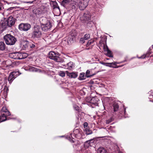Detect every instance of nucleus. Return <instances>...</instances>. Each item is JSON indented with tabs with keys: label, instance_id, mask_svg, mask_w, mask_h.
<instances>
[{
	"label": "nucleus",
	"instance_id": "13",
	"mask_svg": "<svg viewBox=\"0 0 153 153\" xmlns=\"http://www.w3.org/2000/svg\"><path fill=\"white\" fill-rule=\"evenodd\" d=\"M45 10L43 8H39L34 11L35 13L37 15L42 14L45 13Z\"/></svg>",
	"mask_w": 153,
	"mask_h": 153
},
{
	"label": "nucleus",
	"instance_id": "39",
	"mask_svg": "<svg viewBox=\"0 0 153 153\" xmlns=\"http://www.w3.org/2000/svg\"><path fill=\"white\" fill-rule=\"evenodd\" d=\"M119 63H117V62H111V63H105L104 62H102V64L103 65H105V64H111V65L112 64V65H116L117 64H119Z\"/></svg>",
	"mask_w": 153,
	"mask_h": 153
},
{
	"label": "nucleus",
	"instance_id": "32",
	"mask_svg": "<svg viewBox=\"0 0 153 153\" xmlns=\"http://www.w3.org/2000/svg\"><path fill=\"white\" fill-rule=\"evenodd\" d=\"M73 107L74 110L77 111L78 112H80L81 111L80 108L77 105H73Z\"/></svg>",
	"mask_w": 153,
	"mask_h": 153
},
{
	"label": "nucleus",
	"instance_id": "20",
	"mask_svg": "<svg viewBox=\"0 0 153 153\" xmlns=\"http://www.w3.org/2000/svg\"><path fill=\"white\" fill-rule=\"evenodd\" d=\"M78 2H76L75 1H72L71 3V6L72 9H75L78 6Z\"/></svg>",
	"mask_w": 153,
	"mask_h": 153
},
{
	"label": "nucleus",
	"instance_id": "25",
	"mask_svg": "<svg viewBox=\"0 0 153 153\" xmlns=\"http://www.w3.org/2000/svg\"><path fill=\"white\" fill-rule=\"evenodd\" d=\"M6 114H2L0 116V122H3L7 120Z\"/></svg>",
	"mask_w": 153,
	"mask_h": 153
},
{
	"label": "nucleus",
	"instance_id": "9",
	"mask_svg": "<svg viewBox=\"0 0 153 153\" xmlns=\"http://www.w3.org/2000/svg\"><path fill=\"white\" fill-rule=\"evenodd\" d=\"M8 26L6 19L2 20L0 22V30L3 31Z\"/></svg>",
	"mask_w": 153,
	"mask_h": 153
},
{
	"label": "nucleus",
	"instance_id": "51",
	"mask_svg": "<svg viewBox=\"0 0 153 153\" xmlns=\"http://www.w3.org/2000/svg\"><path fill=\"white\" fill-rule=\"evenodd\" d=\"M18 27L19 28V25L18 26Z\"/></svg>",
	"mask_w": 153,
	"mask_h": 153
},
{
	"label": "nucleus",
	"instance_id": "43",
	"mask_svg": "<svg viewBox=\"0 0 153 153\" xmlns=\"http://www.w3.org/2000/svg\"><path fill=\"white\" fill-rule=\"evenodd\" d=\"M85 40L84 37L81 38L80 40V42L82 43H83L85 42Z\"/></svg>",
	"mask_w": 153,
	"mask_h": 153
},
{
	"label": "nucleus",
	"instance_id": "36",
	"mask_svg": "<svg viewBox=\"0 0 153 153\" xmlns=\"http://www.w3.org/2000/svg\"><path fill=\"white\" fill-rule=\"evenodd\" d=\"M94 42V41L93 40L88 41V43L86 44V47H88L92 44H93Z\"/></svg>",
	"mask_w": 153,
	"mask_h": 153
},
{
	"label": "nucleus",
	"instance_id": "19",
	"mask_svg": "<svg viewBox=\"0 0 153 153\" xmlns=\"http://www.w3.org/2000/svg\"><path fill=\"white\" fill-rule=\"evenodd\" d=\"M2 112H5L7 116H9L10 115V112L7 110L5 106L3 107L1 110Z\"/></svg>",
	"mask_w": 153,
	"mask_h": 153
},
{
	"label": "nucleus",
	"instance_id": "38",
	"mask_svg": "<svg viewBox=\"0 0 153 153\" xmlns=\"http://www.w3.org/2000/svg\"><path fill=\"white\" fill-rule=\"evenodd\" d=\"M149 94H150L149 97V99H153L152 100H150V101L153 102V92L152 93L150 92L149 93Z\"/></svg>",
	"mask_w": 153,
	"mask_h": 153
},
{
	"label": "nucleus",
	"instance_id": "52",
	"mask_svg": "<svg viewBox=\"0 0 153 153\" xmlns=\"http://www.w3.org/2000/svg\"><path fill=\"white\" fill-rule=\"evenodd\" d=\"M4 79L5 80H6V79Z\"/></svg>",
	"mask_w": 153,
	"mask_h": 153
},
{
	"label": "nucleus",
	"instance_id": "2",
	"mask_svg": "<svg viewBox=\"0 0 153 153\" xmlns=\"http://www.w3.org/2000/svg\"><path fill=\"white\" fill-rule=\"evenodd\" d=\"M4 39L6 43L9 45H13L16 41L15 37L10 34H7L4 36Z\"/></svg>",
	"mask_w": 153,
	"mask_h": 153
},
{
	"label": "nucleus",
	"instance_id": "41",
	"mask_svg": "<svg viewBox=\"0 0 153 153\" xmlns=\"http://www.w3.org/2000/svg\"><path fill=\"white\" fill-rule=\"evenodd\" d=\"M90 73V71L88 70L86 72V74L87 76V77H89L91 76H93V75H94L95 74H94L93 75H88Z\"/></svg>",
	"mask_w": 153,
	"mask_h": 153
},
{
	"label": "nucleus",
	"instance_id": "33",
	"mask_svg": "<svg viewBox=\"0 0 153 153\" xmlns=\"http://www.w3.org/2000/svg\"><path fill=\"white\" fill-rule=\"evenodd\" d=\"M86 78V76L85 75V74L83 73H81L80 74L79 76V79L80 80H83L85 79Z\"/></svg>",
	"mask_w": 153,
	"mask_h": 153
},
{
	"label": "nucleus",
	"instance_id": "23",
	"mask_svg": "<svg viewBox=\"0 0 153 153\" xmlns=\"http://www.w3.org/2000/svg\"><path fill=\"white\" fill-rule=\"evenodd\" d=\"M97 153H108L106 150L102 147L99 148L97 150Z\"/></svg>",
	"mask_w": 153,
	"mask_h": 153
},
{
	"label": "nucleus",
	"instance_id": "50",
	"mask_svg": "<svg viewBox=\"0 0 153 153\" xmlns=\"http://www.w3.org/2000/svg\"><path fill=\"white\" fill-rule=\"evenodd\" d=\"M1 9V7H0V10Z\"/></svg>",
	"mask_w": 153,
	"mask_h": 153
},
{
	"label": "nucleus",
	"instance_id": "16",
	"mask_svg": "<svg viewBox=\"0 0 153 153\" xmlns=\"http://www.w3.org/2000/svg\"><path fill=\"white\" fill-rule=\"evenodd\" d=\"M9 56L12 58L14 59H19L18 52H15L10 53L9 54Z\"/></svg>",
	"mask_w": 153,
	"mask_h": 153
},
{
	"label": "nucleus",
	"instance_id": "44",
	"mask_svg": "<svg viewBox=\"0 0 153 153\" xmlns=\"http://www.w3.org/2000/svg\"><path fill=\"white\" fill-rule=\"evenodd\" d=\"M88 123L87 122L84 123L83 126L84 128L85 129L86 128H87V127L88 126Z\"/></svg>",
	"mask_w": 153,
	"mask_h": 153
},
{
	"label": "nucleus",
	"instance_id": "28",
	"mask_svg": "<svg viewBox=\"0 0 153 153\" xmlns=\"http://www.w3.org/2000/svg\"><path fill=\"white\" fill-rule=\"evenodd\" d=\"M27 56V54L25 53H22L20 52V59L26 58Z\"/></svg>",
	"mask_w": 153,
	"mask_h": 153
},
{
	"label": "nucleus",
	"instance_id": "37",
	"mask_svg": "<svg viewBox=\"0 0 153 153\" xmlns=\"http://www.w3.org/2000/svg\"><path fill=\"white\" fill-rule=\"evenodd\" d=\"M11 73L15 77V78L19 74V71H14L11 72Z\"/></svg>",
	"mask_w": 153,
	"mask_h": 153
},
{
	"label": "nucleus",
	"instance_id": "47",
	"mask_svg": "<svg viewBox=\"0 0 153 153\" xmlns=\"http://www.w3.org/2000/svg\"><path fill=\"white\" fill-rule=\"evenodd\" d=\"M105 65L106 66H109V67H112L111 65ZM113 67V68L114 67Z\"/></svg>",
	"mask_w": 153,
	"mask_h": 153
},
{
	"label": "nucleus",
	"instance_id": "46",
	"mask_svg": "<svg viewBox=\"0 0 153 153\" xmlns=\"http://www.w3.org/2000/svg\"><path fill=\"white\" fill-rule=\"evenodd\" d=\"M33 71H37L35 68H33Z\"/></svg>",
	"mask_w": 153,
	"mask_h": 153
},
{
	"label": "nucleus",
	"instance_id": "15",
	"mask_svg": "<svg viewBox=\"0 0 153 153\" xmlns=\"http://www.w3.org/2000/svg\"><path fill=\"white\" fill-rule=\"evenodd\" d=\"M94 142V140L93 139L87 141L84 143V146L85 148H87L89 146H91Z\"/></svg>",
	"mask_w": 153,
	"mask_h": 153
},
{
	"label": "nucleus",
	"instance_id": "31",
	"mask_svg": "<svg viewBox=\"0 0 153 153\" xmlns=\"http://www.w3.org/2000/svg\"><path fill=\"white\" fill-rule=\"evenodd\" d=\"M70 0H63L61 4L64 6L65 7L69 3Z\"/></svg>",
	"mask_w": 153,
	"mask_h": 153
},
{
	"label": "nucleus",
	"instance_id": "40",
	"mask_svg": "<svg viewBox=\"0 0 153 153\" xmlns=\"http://www.w3.org/2000/svg\"><path fill=\"white\" fill-rule=\"evenodd\" d=\"M59 75L62 77H64L65 76V73L64 72L60 71L59 73Z\"/></svg>",
	"mask_w": 153,
	"mask_h": 153
},
{
	"label": "nucleus",
	"instance_id": "42",
	"mask_svg": "<svg viewBox=\"0 0 153 153\" xmlns=\"http://www.w3.org/2000/svg\"><path fill=\"white\" fill-rule=\"evenodd\" d=\"M29 45L31 48H34L35 46V45L32 42H29Z\"/></svg>",
	"mask_w": 153,
	"mask_h": 153
},
{
	"label": "nucleus",
	"instance_id": "29",
	"mask_svg": "<svg viewBox=\"0 0 153 153\" xmlns=\"http://www.w3.org/2000/svg\"><path fill=\"white\" fill-rule=\"evenodd\" d=\"M68 68L67 69H71L74 67V64L73 62H70L67 64Z\"/></svg>",
	"mask_w": 153,
	"mask_h": 153
},
{
	"label": "nucleus",
	"instance_id": "14",
	"mask_svg": "<svg viewBox=\"0 0 153 153\" xmlns=\"http://www.w3.org/2000/svg\"><path fill=\"white\" fill-rule=\"evenodd\" d=\"M104 50L105 52L106 53V54L109 57H112L113 56L112 55L111 51H110L106 45H104Z\"/></svg>",
	"mask_w": 153,
	"mask_h": 153
},
{
	"label": "nucleus",
	"instance_id": "7",
	"mask_svg": "<svg viewBox=\"0 0 153 153\" xmlns=\"http://www.w3.org/2000/svg\"><path fill=\"white\" fill-rule=\"evenodd\" d=\"M42 29L45 31H48L52 27V25L50 22H48V23L45 24L41 25Z\"/></svg>",
	"mask_w": 153,
	"mask_h": 153
},
{
	"label": "nucleus",
	"instance_id": "1",
	"mask_svg": "<svg viewBox=\"0 0 153 153\" xmlns=\"http://www.w3.org/2000/svg\"><path fill=\"white\" fill-rule=\"evenodd\" d=\"M76 137L78 139L83 138L84 137L82 135L81 131L79 129H75L73 131V133L70 135L68 138L69 140L72 143H74V138Z\"/></svg>",
	"mask_w": 153,
	"mask_h": 153
},
{
	"label": "nucleus",
	"instance_id": "34",
	"mask_svg": "<svg viewBox=\"0 0 153 153\" xmlns=\"http://www.w3.org/2000/svg\"><path fill=\"white\" fill-rule=\"evenodd\" d=\"M151 53V52L150 51V49L149 48V50L147 52V53L146 55H143V56H141L140 57H139V58H144L146 57H148V56L149 55V54Z\"/></svg>",
	"mask_w": 153,
	"mask_h": 153
},
{
	"label": "nucleus",
	"instance_id": "49",
	"mask_svg": "<svg viewBox=\"0 0 153 153\" xmlns=\"http://www.w3.org/2000/svg\"><path fill=\"white\" fill-rule=\"evenodd\" d=\"M125 113H126V109L125 108V110H124V114H125Z\"/></svg>",
	"mask_w": 153,
	"mask_h": 153
},
{
	"label": "nucleus",
	"instance_id": "35",
	"mask_svg": "<svg viewBox=\"0 0 153 153\" xmlns=\"http://www.w3.org/2000/svg\"><path fill=\"white\" fill-rule=\"evenodd\" d=\"M90 35L88 33H87L85 34L83 37L86 40H87L90 38Z\"/></svg>",
	"mask_w": 153,
	"mask_h": 153
},
{
	"label": "nucleus",
	"instance_id": "48",
	"mask_svg": "<svg viewBox=\"0 0 153 153\" xmlns=\"http://www.w3.org/2000/svg\"><path fill=\"white\" fill-rule=\"evenodd\" d=\"M121 67V66H117L116 67H115L114 68H118L119 67Z\"/></svg>",
	"mask_w": 153,
	"mask_h": 153
},
{
	"label": "nucleus",
	"instance_id": "11",
	"mask_svg": "<svg viewBox=\"0 0 153 153\" xmlns=\"http://www.w3.org/2000/svg\"><path fill=\"white\" fill-rule=\"evenodd\" d=\"M29 42L26 40L22 41L20 45V47L21 48V50H26L29 46Z\"/></svg>",
	"mask_w": 153,
	"mask_h": 153
},
{
	"label": "nucleus",
	"instance_id": "30",
	"mask_svg": "<svg viewBox=\"0 0 153 153\" xmlns=\"http://www.w3.org/2000/svg\"><path fill=\"white\" fill-rule=\"evenodd\" d=\"M119 108V106L118 104L116 103H114L113 104V108L114 111H117L118 110Z\"/></svg>",
	"mask_w": 153,
	"mask_h": 153
},
{
	"label": "nucleus",
	"instance_id": "45",
	"mask_svg": "<svg viewBox=\"0 0 153 153\" xmlns=\"http://www.w3.org/2000/svg\"><path fill=\"white\" fill-rule=\"evenodd\" d=\"M112 121L111 119H109L108 120L106 121V123L107 124H109V123H111Z\"/></svg>",
	"mask_w": 153,
	"mask_h": 153
},
{
	"label": "nucleus",
	"instance_id": "27",
	"mask_svg": "<svg viewBox=\"0 0 153 153\" xmlns=\"http://www.w3.org/2000/svg\"><path fill=\"white\" fill-rule=\"evenodd\" d=\"M5 49V45L2 42H0V51H3Z\"/></svg>",
	"mask_w": 153,
	"mask_h": 153
},
{
	"label": "nucleus",
	"instance_id": "18",
	"mask_svg": "<svg viewBox=\"0 0 153 153\" xmlns=\"http://www.w3.org/2000/svg\"><path fill=\"white\" fill-rule=\"evenodd\" d=\"M39 21L41 23V25H43L46 24L48 23V22H50L48 21L47 18L45 17H42L40 19Z\"/></svg>",
	"mask_w": 153,
	"mask_h": 153
},
{
	"label": "nucleus",
	"instance_id": "6",
	"mask_svg": "<svg viewBox=\"0 0 153 153\" xmlns=\"http://www.w3.org/2000/svg\"><path fill=\"white\" fill-rule=\"evenodd\" d=\"M89 0H81L78 3V6L81 10H83L87 6Z\"/></svg>",
	"mask_w": 153,
	"mask_h": 153
},
{
	"label": "nucleus",
	"instance_id": "10",
	"mask_svg": "<svg viewBox=\"0 0 153 153\" xmlns=\"http://www.w3.org/2000/svg\"><path fill=\"white\" fill-rule=\"evenodd\" d=\"M6 20L7 22L8 26L9 27H12L15 23V19L12 16H10L7 19H6Z\"/></svg>",
	"mask_w": 153,
	"mask_h": 153
},
{
	"label": "nucleus",
	"instance_id": "21",
	"mask_svg": "<svg viewBox=\"0 0 153 153\" xmlns=\"http://www.w3.org/2000/svg\"><path fill=\"white\" fill-rule=\"evenodd\" d=\"M9 89L7 87H5L4 89V91L3 92V94L4 96V97L6 98L7 97L8 93V92Z\"/></svg>",
	"mask_w": 153,
	"mask_h": 153
},
{
	"label": "nucleus",
	"instance_id": "24",
	"mask_svg": "<svg viewBox=\"0 0 153 153\" xmlns=\"http://www.w3.org/2000/svg\"><path fill=\"white\" fill-rule=\"evenodd\" d=\"M84 131L85 134L87 135L91 134L92 133L91 130H90L89 128H86Z\"/></svg>",
	"mask_w": 153,
	"mask_h": 153
},
{
	"label": "nucleus",
	"instance_id": "3",
	"mask_svg": "<svg viewBox=\"0 0 153 153\" xmlns=\"http://www.w3.org/2000/svg\"><path fill=\"white\" fill-rule=\"evenodd\" d=\"M91 15L89 12H87L84 13L82 16L80 17V20L83 23H86L88 24H91Z\"/></svg>",
	"mask_w": 153,
	"mask_h": 153
},
{
	"label": "nucleus",
	"instance_id": "26",
	"mask_svg": "<svg viewBox=\"0 0 153 153\" xmlns=\"http://www.w3.org/2000/svg\"><path fill=\"white\" fill-rule=\"evenodd\" d=\"M15 78V77L11 73L9 75L8 79L9 83H11Z\"/></svg>",
	"mask_w": 153,
	"mask_h": 153
},
{
	"label": "nucleus",
	"instance_id": "5",
	"mask_svg": "<svg viewBox=\"0 0 153 153\" xmlns=\"http://www.w3.org/2000/svg\"><path fill=\"white\" fill-rule=\"evenodd\" d=\"M58 53H56L54 51H51L49 53V57L57 62H61V59L59 56Z\"/></svg>",
	"mask_w": 153,
	"mask_h": 153
},
{
	"label": "nucleus",
	"instance_id": "8",
	"mask_svg": "<svg viewBox=\"0 0 153 153\" xmlns=\"http://www.w3.org/2000/svg\"><path fill=\"white\" fill-rule=\"evenodd\" d=\"M31 27L30 25L27 23H22L20 24V30L26 31L28 30Z\"/></svg>",
	"mask_w": 153,
	"mask_h": 153
},
{
	"label": "nucleus",
	"instance_id": "17",
	"mask_svg": "<svg viewBox=\"0 0 153 153\" xmlns=\"http://www.w3.org/2000/svg\"><path fill=\"white\" fill-rule=\"evenodd\" d=\"M67 75L71 78H75L77 76V74L76 72L69 73L67 72Z\"/></svg>",
	"mask_w": 153,
	"mask_h": 153
},
{
	"label": "nucleus",
	"instance_id": "12",
	"mask_svg": "<svg viewBox=\"0 0 153 153\" xmlns=\"http://www.w3.org/2000/svg\"><path fill=\"white\" fill-rule=\"evenodd\" d=\"M99 100L97 97H93L88 102L92 104V105H94L95 106L98 105V102Z\"/></svg>",
	"mask_w": 153,
	"mask_h": 153
},
{
	"label": "nucleus",
	"instance_id": "4",
	"mask_svg": "<svg viewBox=\"0 0 153 153\" xmlns=\"http://www.w3.org/2000/svg\"><path fill=\"white\" fill-rule=\"evenodd\" d=\"M42 33L39 26L36 25L34 27L32 33V37L34 38H39L41 37Z\"/></svg>",
	"mask_w": 153,
	"mask_h": 153
},
{
	"label": "nucleus",
	"instance_id": "22",
	"mask_svg": "<svg viewBox=\"0 0 153 153\" xmlns=\"http://www.w3.org/2000/svg\"><path fill=\"white\" fill-rule=\"evenodd\" d=\"M75 40V39L74 37H73L72 35L70 36L68 40V44H70L72 42H74Z\"/></svg>",
	"mask_w": 153,
	"mask_h": 153
}]
</instances>
